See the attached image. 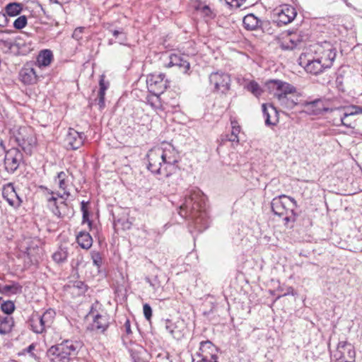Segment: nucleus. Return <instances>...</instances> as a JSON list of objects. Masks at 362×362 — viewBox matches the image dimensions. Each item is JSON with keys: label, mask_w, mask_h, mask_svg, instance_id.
Segmentation results:
<instances>
[{"label": "nucleus", "mask_w": 362, "mask_h": 362, "mask_svg": "<svg viewBox=\"0 0 362 362\" xmlns=\"http://www.w3.org/2000/svg\"><path fill=\"white\" fill-rule=\"evenodd\" d=\"M76 241L81 248L86 250L89 249L93 245V238L86 231H80L76 235Z\"/></svg>", "instance_id": "393cba45"}, {"label": "nucleus", "mask_w": 362, "mask_h": 362, "mask_svg": "<svg viewBox=\"0 0 362 362\" xmlns=\"http://www.w3.org/2000/svg\"><path fill=\"white\" fill-rule=\"evenodd\" d=\"M231 133L234 135L238 136L240 132V127L238 125V122L236 121H231Z\"/></svg>", "instance_id": "5fc2aeb1"}, {"label": "nucleus", "mask_w": 362, "mask_h": 362, "mask_svg": "<svg viewBox=\"0 0 362 362\" xmlns=\"http://www.w3.org/2000/svg\"><path fill=\"white\" fill-rule=\"evenodd\" d=\"M30 329L36 334H42L45 330L43 327H41L38 322V319H35V316L32 315L28 322Z\"/></svg>", "instance_id": "f704fd0d"}, {"label": "nucleus", "mask_w": 362, "mask_h": 362, "mask_svg": "<svg viewBox=\"0 0 362 362\" xmlns=\"http://www.w3.org/2000/svg\"><path fill=\"white\" fill-rule=\"evenodd\" d=\"M262 113L267 126H274L279 121L278 112L272 104H262Z\"/></svg>", "instance_id": "aec40b11"}, {"label": "nucleus", "mask_w": 362, "mask_h": 362, "mask_svg": "<svg viewBox=\"0 0 362 362\" xmlns=\"http://www.w3.org/2000/svg\"><path fill=\"white\" fill-rule=\"evenodd\" d=\"M317 52L320 54L317 58L322 64L325 65V68H330L337 56L336 48L330 42L325 41L319 46Z\"/></svg>", "instance_id": "ddd939ff"}, {"label": "nucleus", "mask_w": 362, "mask_h": 362, "mask_svg": "<svg viewBox=\"0 0 362 362\" xmlns=\"http://www.w3.org/2000/svg\"><path fill=\"white\" fill-rule=\"evenodd\" d=\"M33 315L35 316V319H38V322L41 327H43L44 330H45V328L47 327H49V325L46 322V320H45L44 318H42V315L37 313L33 314Z\"/></svg>", "instance_id": "6e6d98bb"}, {"label": "nucleus", "mask_w": 362, "mask_h": 362, "mask_svg": "<svg viewBox=\"0 0 362 362\" xmlns=\"http://www.w3.org/2000/svg\"><path fill=\"white\" fill-rule=\"evenodd\" d=\"M243 23L246 30H255L261 27L262 21L253 13H250L243 18Z\"/></svg>", "instance_id": "5701e85b"}, {"label": "nucleus", "mask_w": 362, "mask_h": 362, "mask_svg": "<svg viewBox=\"0 0 362 362\" xmlns=\"http://www.w3.org/2000/svg\"><path fill=\"white\" fill-rule=\"evenodd\" d=\"M265 85L269 92L282 106L292 109L296 105L293 100L288 98V95L296 92V88L293 85L278 79L269 80Z\"/></svg>", "instance_id": "20e7f679"}, {"label": "nucleus", "mask_w": 362, "mask_h": 362, "mask_svg": "<svg viewBox=\"0 0 362 362\" xmlns=\"http://www.w3.org/2000/svg\"><path fill=\"white\" fill-rule=\"evenodd\" d=\"M91 257L93 264L98 268H100L103 264V258L100 253L99 252L93 251L91 252Z\"/></svg>", "instance_id": "ea45409f"}, {"label": "nucleus", "mask_w": 362, "mask_h": 362, "mask_svg": "<svg viewBox=\"0 0 362 362\" xmlns=\"http://www.w3.org/2000/svg\"><path fill=\"white\" fill-rule=\"evenodd\" d=\"M81 348L80 341L64 340L49 348L46 355L51 362H70L76 357Z\"/></svg>", "instance_id": "f03ea898"}, {"label": "nucleus", "mask_w": 362, "mask_h": 362, "mask_svg": "<svg viewBox=\"0 0 362 362\" xmlns=\"http://www.w3.org/2000/svg\"><path fill=\"white\" fill-rule=\"evenodd\" d=\"M46 190H47L48 194H57L59 197L62 198V199H64V196L66 195V194H61L59 192H54L53 191H52L50 189H48L47 188H46Z\"/></svg>", "instance_id": "69168bd1"}, {"label": "nucleus", "mask_w": 362, "mask_h": 362, "mask_svg": "<svg viewBox=\"0 0 362 362\" xmlns=\"http://www.w3.org/2000/svg\"><path fill=\"white\" fill-rule=\"evenodd\" d=\"M226 137L227 140H228L229 141L235 142L237 144L239 143L238 136L234 135L232 133H230V134H227Z\"/></svg>", "instance_id": "052dcab7"}, {"label": "nucleus", "mask_w": 362, "mask_h": 362, "mask_svg": "<svg viewBox=\"0 0 362 362\" xmlns=\"http://www.w3.org/2000/svg\"><path fill=\"white\" fill-rule=\"evenodd\" d=\"M337 349L339 350L340 352H341V349H347L349 357L351 358H354V351L351 349V345L347 344L346 342H339Z\"/></svg>", "instance_id": "37998d69"}, {"label": "nucleus", "mask_w": 362, "mask_h": 362, "mask_svg": "<svg viewBox=\"0 0 362 362\" xmlns=\"http://www.w3.org/2000/svg\"><path fill=\"white\" fill-rule=\"evenodd\" d=\"M198 362H218L217 359H206V360H202L200 359Z\"/></svg>", "instance_id": "774afa93"}, {"label": "nucleus", "mask_w": 362, "mask_h": 362, "mask_svg": "<svg viewBox=\"0 0 362 362\" xmlns=\"http://www.w3.org/2000/svg\"><path fill=\"white\" fill-rule=\"evenodd\" d=\"M23 291V286L16 281H11V284H5L4 295L10 296L20 294Z\"/></svg>", "instance_id": "cd10ccee"}, {"label": "nucleus", "mask_w": 362, "mask_h": 362, "mask_svg": "<svg viewBox=\"0 0 362 362\" xmlns=\"http://www.w3.org/2000/svg\"><path fill=\"white\" fill-rule=\"evenodd\" d=\"M175 327V325L171 322V320H165V329L174 338H175V330H174Z\"/></svg>", "instance_id": "a18cd8bd"}, {"label": "nucleus", "mask_w": 362, "mask_h": 362, "mask_svg": "<svg viewBox=\"0 0 362 362\" xmlns=\"http://www.w3.org/2000/svg\"><path fill=\"white\" fill-rule=\"evenodd\" d=\"M47 202L48 204L54 203V205L57 204V198L52 195L50 197L47 198Z\"/></svg>", "instance_id": "0e129e2a"}, {"label": "nucleus", "mask_w": 362, "mask_h": 362, "mask_svg": "<svg viewBox=\"0 0 362 362\" xmlns=\"http://www.w3.org/2000/svg\"><path fill=\"white\" fill-rule=\"evenodd\" d=\"M20 80L27 85L34 84L37 81V75L32 64H25L19 72Z\"/></svg>", "instance_id": "6ab92c4d"}, {"label": "nucleus", "mask_w": 362, "mask_h": 362, "mask_svg": "<svg viewBox=\"0 0 362 362\" xmlns=\"http://www.w3.org/2000/svg\"><path fill=\"white\" fill-rule=\"evenodd\" d=\"M195 9L197 11H200L201 14L203 16V17L209 20L214 19L216 16V13L212 9H211L209 6L207 5H205L204 6L198 5L195 6Z\"/></svg>", "instance_id": "72a5a7b5"}, {"label": "nucleus", "mask_w": 362, "mask_h": 362, "mask_svg": "<svg viewBox=\"0 0 362 362\" xmlns=\"http://www.w3.org/2000/svg\"><path fill=\"white\" fill-rule=\"evenodd\" d=\"M124 329L127 334H131L132 333L131 329L130 321L129 319H126V321L124 324Z\"/></svg>", "instance_id": "4d7b16f0"}, {"label": "nucleus", "mask_w": 362, "mask_h": 362, "mask_svg": "<svg viewBox=\"0 0 362 362\" xmlns=\"http://www.w3.org/2000/svg\"><path fill=\"white\" fill-rule=\"evenodd\" d=\"M304 68L307 72L313 75H317L327 69L317 57L311 60H308Z\"/></svg>", "instance_id": "4be33fe9"}, {"label": "nucleus", "mask_w": 362, "mask_h": 362, "mask_svg": "<svg viewBox=\"0 0 362 362\" xmlns=\"http://www.w3.org/2000/svg\"><path fill=\"white\" fill-rule=\"evenodd\" d=\"M105 91H102L101 90H98V98H96L97 103L100 110L105 107Z\"/></svg>", "instance_id": "c03bdc74"}, {"label": "nucleus", "mask_w": 362, "mask_h": 362, "mask_svg": "<svg viewBox=\"0 0 362 362\" xmlns=\"http://www.w3.org/2000/svg\"><path fill=\"white\" fill-rule=\"evenodd\" d=\"M206 196L199 189L188 192L178 208L181 217L193 220L194 227L202 231L209 226V221L206 211Z\"/></svg>", "instance_id": "f257e3e1"}, {"label": "nucleus", "mask_w": 362, "mask_h": 362, "mask_svg": "<svg viewBox=\"0 0 362 362\" xmlns=\"http://www.w3.org/2000/svg\"><path fill=\"white\" fill-rule=\"evenodd\" d=\"M23 5L18 2L8 4L5 6V13L8 16L14 17L19 15L23 11Z\"/></svg>", "instance_id": "bb28decb"}, {"label": "nucleus", "mask_w": 362, "mask_h": 362, "mask_svg": "<svg viewBox=\"0 0 362 362\" xmlns=\"http://www.w3.org/2000/svg\"><path fill=\"white\" fill-rule=\"evenodd\" d=\"M15 141L26 155L30 156L37 144L34 130L30 127H20L13 134Z\"/></svg>", "instance_id": "423d86ee"}, {"label": "nucleus", "mask_w": 362, "mask_h": 362, "mask_svg": "<svg viewBox=\"0 0 362 362\" xmlns=\"http://www.w3.org/2000/svg\"><path fill=\"white\" fill-rule=\"evenodd\" d=\"M23 162V153L18 148H11L5 152L4 166L8 173H14Z\"/></svg>", "instance_id": "6e6552de"}, {"label": "nucleus", "mask_w": 362, "mask_h": 362, "mask_svg": "<svg viewBox=\"0 0 362 362\" xmlns=\"http://www.w3.org/2000/svg\"><path fill=\"white\" fill-rule=\"evenodd\" d=\"M217 348L209 340L204 341L200 343L199 352L197 354V356L202 360L206 359H218L216 355Z\"/></svg>", "instance_id": "f3484780"}, {"label": "nucleus", "mask_w": 362, "mask_h": 362, "mask_svg": "<svg viewBox=\"0 0 362 362\" xmlns=\"http://www.w3.org/2000/svg\"><path fill=\"white\" fill-rule=\"evenodd\" d=\"M99 90H101L102 91H106V90L108 88V83H105V80L103 77L102 76L99 81Z\"/></svg>", "instance_id": "13d9d810"}, {"label": "nucleus", "mask_w": 362, "mask_h": 362, "mask_svg": "<svg viewBox=\"0 0 362 362\" xmlns=\"http://www.w3.org/2000/svg\"><path fill=\"white\" fill-rule=\"evenodd\" d=\"M6 151V150L4 140L0 137V158L5 153Z\"/></svg>", "instance_id": "680f3d73"}, {"label": "nucleus", "mask_w": 362, "mask_h": 362, "mask_svg": "<svg viewBox=\"0 0 362 362\" xmlns=\"http://www.w3.org/2000/svg\"><path fill=\"white\" fill-rule=\"evenodd\" d=\"M89 204L88 202L83 201L81 203V210L82 211V223H87L90 229L92 228L93 222L90 219V212L87 208V205Z\"/></svg>", "instance_id": "2f4dec72"}, {"label": "nucleus", "mask_w": 362, "mask_h": 362, "mask_svg": "<svg viewBox=\"0 0 362 362\" xmlns=\"http://www.w3.org/2000/svg\"><path fill=\"white\" fill-rule=\"evenodd\" d=\"M168 58L169 61L166 64V66L168 68L177 66L183 73H187L190 68V64L186 59L187 57L185 56L183 57L177 54H170Z\"/></svg>", "instance_id": "a211bd4d"}, {"label": "nucleus", "mask_w": 362, "mask_h": 362, "mask_svg": "<svg viewBox=\"0 0 362 362\" xmlns=\"http://www.w3.org/2000/svg\"><path fill=\"white\" fill-rule=\"evenodd\" d=\"M303 106L305 112L310 115H324L335 110L329 107V101L322 98L311 101H305Z\"/></svg>", "instance_id": "9d476101"}, {"label": "nucleus", "mask_w": 362, "mask_h": 362, "mask_svg": "<svg viewBox=\"0 0 362 362\" xmlns=\"http://www.w3.org/2000/svg\"><path fill=\"white\" fill-rule=\"evenodd\" d=\"M143 313L145 318L150 321L152 317V308L149 304L145 303L143 306Z\"/></svg>", "instance_id": "de8ad7c7"}, {"label": "nucleus", "mask_w": 362, "mask_h": 362, "mask_svg": "<svg viewBox=\"0 0 362 362\" xmlns=\"http://www.w3.org/2000/svg\"><path fill=\"white\" fill-rule=\"evenodd\" d=\"M35 349V344L33 343L30 344L26 349H25L23 351L29 354L30 356L35 359V361H38L40 358L35 354L33 353Z\"/></svg>", "instance_id": "09e8293b"}, {"label": "nucleus", "mask_w": 362, "mask_h": 362, "mask_svg": "<svg viewBox=\"0 0 362 362\" xmlns=\"http://www.w3.org/2000/svg\"><path fill=\"white\" fill-rule=\"evenodd\" d=\"M339 112V124L337 126L343 125L349 128H354L356 125L355 120L352 117L356 115L362 114V107L358 105H351L346 107L335 109Z\"/></svg>", "instance_id": "1a4fd4ad"}, {"label": "nucleus", "mask_w": 362, "mask_h": 362, "mask_svg": "<svg viewBox=\"0 0 362 362\" xmlns=\"http://www.w3.org/2000/svg\"><path fill=\"white\" fill-rule=\"evenodd\" d=\"M52 212L54 214V215H55L56 216H57L58 218H62L63 216L62 215V213L59 210V207L57 204H55L54 205V208H52L51 209Z\"/></svg>", "instance_id": "bf43d9fd"}, {"label": "nucleus", "mask_w": 362, "mask_h": 362, "mask_svg": "<svg viewBox=\"0 0 362 362\" xmlns=\"http://www.w3.org/2000/svg\"><path fill=\"white\" fill-rule=\"evenodd\" d=\"M57 178L59 180L58 186L59 189L64 190V194H66V197L69 196L70 193L66 190L68 187L67 174L64 171H61L58 173Z\"/></svg>", "instance_id": "c756f323"}, {"label": "nucleus", "mask_w": 362, "mask_h": 362, "mask_svg": "<svg viewBox=\"0 0 362 362\" xmlns=\"http://www.w3.org/2000/svg\"><path fill=\"white\" fill-rule=\"evenodd\" d=\"M160 151L163 163V175L168 177L179 169V154L170 144H166L165 147L160 148Z\"/></svg>", "instance_id": "39448f33"}, {"label": "nucleus", "mask_w": 362, "mask_h": 362, "mask_svg": "<svg viewBox=\"0 0 362 362\" xmlns=\"http://www.w3.org/2000/svg\"><path fill=\"white\" fill-rule=\"evenodd\" d=\"M28 23V18L25 16H20L13 22V25L14 28L17 30L23 29Z\"/></svg>", "instance_id": "58836bf2"}, {"label": "nucleus", "mask_w": 362, "mask_h": 362, "mask_svg": "<svg viewBox=\"0 0 362 362\" xmlns=\"http://www.w3.org/2000/svg\"><path fill=\"white\" fill-rule=\"evenodd\" d=\"M209 80L214 93L226 95L230 88V76L226 73L213 72L209 75Z\"/></svg>", "instance_id": "0eeeda50"}, {"label": "nucleus", "mask_w": 362, "mask_h": 362, "mask_svg": "<svg viewBox=\"0 0 362 362\" xmlns=\"http://www.w3.org/2000/svg\"><path fill=\"white\" fill-rule=\"evenodd\" d=\"M55 315V313L53 310L49 309L47 310L42 315V318H44L45 320H46V322L50 326V325L52 322V319L54 318V316Z\"/></svg>", "instance_id": "79ce46f5"}, {"label": "nucleus", "mask_w": 362, "mask_h": 362, "mask_svg": "<svg viewBox=\"0 0 362 362\" xmlns=\"http://www.w3.org/2000/svg\"><path fill=\"white\" fill-rule=\"evenodd\" d=\"M14 327V320L11 316L0 315V334L6 335L11 332Z\"/></svg>", "instance_id": "b1692460"}, {"label": "nucleus", "mask_w": 362, "mask_h": 362, "mask_svg": "<svg viewBox=\"0 0 362 362\" xmlns=\"http://www.w3.org/2000/svg\"><path fill=\"white\" fill-rule=\"evenodd\" d=\"M131 357H132L133 362H140V358L137 354H136L134 352H132Z\"/></svg>", "instance_id": "e2e57ef3"}, {"label": "nucleus", "mask_w": 362, "mask_h": 362, "mask_svg": "<svg viewBox=\"0 0 362 362\" xmlns=\"http://www.w3.org/2000/svg\"><path fill=\"white\" fill-rule=\"evenodd\" d=\"M0 47L5 52L15 53V42H13L11 40H0Z\"/></svg>", "instance_id": "e433bc0d"}, {"label": "nucleus", "mask_w": 362, "mask_h": 362, "mask_svg": "<svg viewBox=\"0 0 362 362\" xmlns=\"http://www.w3.org/2000/svg\"><path fill=\"white\" fill-rule=\"evenodd\" d=\"M109 324V319L107 315L97 314L93 317L90 329L100 331L103 333L108 328Z\"/></svg>", "instance_id": "412c9836"}, {"label": "nucleus", "mask_w": 362, "mask_h": 362, "mask_svg": "<svg viewBox=\"0 0 362 362\" xmlns=\"http://www.w3.org/2000/svg\"><path fill=\"white\" fill-rule=\"evenodd\" d=\"M53 59L52 52L49 49H43L40 51L37 57V62L39 66H47L50 64Z\"/></svg>", "instance_id": "a878e982"}, {"label": "nucleus", "mask_w": 362, "mask_h": 362, "mask_svg": "<svg viewBox=\"0 0 362 362\" xmlns=\"http://www.w3.org/2000/svg\"><path fill=\"white\" fill-rule=\"evenodd\" d=\"M68 257V252L66 248L60 247L52 255L53 260L59 264L65 262Z\"/></svg>", "instance_id": "473e14b6"}, {"label": "nucleus", "mask_w": 362, "mask_h": 362, "mask_svg": "<svg viewBox=\"0 0 362 362\" xmlns=\"http://www.w3.org/2000/svg\"><path fill=\"white\" fill-rule=\"evenodd\" d=\"M160 153V148H151L148 151L146 155L147 168L153 174L163 175V163Z\"/></svg>", "instance_id": "f8f14e48"}, {"label": "nucleus", "mask_w": 362, "mask_h": 362, "mask_svg": "<svg viewBox=\"0 0 362 362\" xmlns=\"http://www.w3.org/2000/svg\"><path fill=\"white\" fill-rule=\"evenodd\" d=\"M84 27L76 28L72 34V37L77 41L81 40L83 38V33L84 32Z\"/></svg>", "instance_id": "49530a36"}, {"label": "nucleus", "mask_w": 362, "mask_h": 362, "mask_svg": "<svg viewBox=\"0 0 362 362\" xmlns=\"http://www.w3.org/2000/svg\"><path fill=\"white\" fill-rule=\"evenodd\" d=\"M309 38L308 33L299 30L289 33L288 38L281 43V48L283 50H293L299 46L302 42L307 41Z\"/></svg>", "instance_id": "2eb2a0df"}, {"label": "nucleus", "mask_w": 362, "mask_h": 362, "mask_svg": "<svg viewBox=\"0 0 362 362\" xmlns=\"http://www.w3.org/2000/svg\"><path fill=\"white\" fill-rule=\"evenodd\" d=\"M110 32L112 33L113 36L115 37H117L119 35H121L122 37V42H125L127 40V37L125 33L123 32V29L120 30H110Z\"/></svg>", "instance_id": "603ef678"}, {"label": "nucleus", "mask_w": 362, "mask_h": 362, "mask_svg": "<svg viewBox=\"0 0 362 362\" xmlns=\"http://www.w3.org/2000/svg\"><path fill=\"white\" fill-rule=\"evenodd\" d=\"M3 198L7 203L14 209H18L21 206L23 200L16 192L13 184L9 182L4 185L2 188Z\"/></svg>", "instance_id": "dca6fc26"}, {"label": "nucleus", "mask_w": 362, "mask_h": 362, "mask_svg": "<svg viewBox=\"0 0 362 362\" xmlns=\"http://www.w3.org/2000/svg\"><path fill=\"white\" fill-rule=\"evenodd\" d=\"M146 281L148 282L153 289H157L160 286V281H158V277L156 276H154L153 279L146 277Z\"/></svg>", "instance_id": "8fccbe9b"}, {"label": "nucleus", "mask_w": 362, "mask_h": 362, "mask_svg": "<svg viewBox=\"0 0 362 362\" xmlns=\"http://www.w3.org/2000/svg\"><path fill=\"white\" fill-rule=\"evenodd\" d=\"M15 308V304L12 300L4 301L1 305L2 312L6 314L7 316H9L14 312Z\"/></svg>", "instance_id": "4c0bfd02"}, {"label": "nucleus", "mask_w": 362, "mask_h": 362, "mask_svg": "<svg viewBox=\"0 0 362 362\" xmlns=\"http://www.w3.org/2000/svg\"><path fill=\"white\" fill-rule=\"evenodd\" d=\"M296 207V201L293 197L285 194L274 197L271 202L272 212L279 217L284 216L286 224L296 221L298 216L295 212Z\"/></svg>", "instance_id": "7ed1b4c3"}, {"label": "nucleus", "mask_w": 362, "mask_h": 362, "mask_svg": "<svg viewBox=\"0 0 362 362\" xmlns=\"http://www.w3.org/2000/svg\"><path fill=\"white\" fill-rule=\"evenodd\" d=\"M31 45L23 41L15 42V54L26 55L32 51Z\"/></svg>", "instance_id": "c85d7f7f"}, {"label": "nucleus", "mask_w": 362, "mask_h": 362, "mask_svg": "<svg viewBox=\"0 0 362 362\" xmlns=\"http://www.w3.org/2000/svg\"><path fill=\"white\" fill-rule=\"evenodd\" d=\"M168 83L164 74H151L146 80L148 91L157 97L163 93L168 86Z\"/></svg>", "instance_id": "9b49d317"}, {"label": "nucleus", "mask_w": 362, "mask_h": 362, "mask_svg": "<svg viewBox=\"0 0 362 362\" xmlns=\"http://www.w3.org/2000/svg\"><path fill=\"white\" fill-rule=\"evenodd\" d=\"M245 88L250 92L256 98H259L262 93L263 90L255 81H250L245 86Z\"/></svg>", "instance_id": "7c9ffc66"}, {"label": "nucleus", "mask_w": 362, "mask_h": 362, "mask_svg": "<svg viewBox=\"0 0 362 362\" xmlns=\"http://www.w3.org/2000/svg\"><path fill=\"white\" fill-rule=\"evenodd\" d=\"M73 286L78 288L81 293H84L88 289V286L83 281H75L73 284Z\"/></svg>", "instance_id": "3c124183"}, {"label": "nucleus", "mask_w": 362, "mask_h": 362, "mask_svg": "<svg viewBox=\"0 0 362 362\" xmlns=\"http://www.w3.org/2000/svg\"><path fill=\"white\" fill-rule=\"evenodd\" d=\"M279 11L284 13L288 17V19H292L293 21L297 15L296 8L287 4L281 6Z\"/></svg>", "instance_id": "c9c22d12"}, {"label": "nucleus", "mask_w": 362, "mask_h": 362, "mask_svg": "<svg viewBox=\"0 0 362 362\" xmlns=\"http://www.w3.org/2000/svg\"><path fill=\"white\" fill-rule=\"evenodd\" d=\"M9 20L5 13L0 12V27L4 28L8 25Z\"/></svg>", "instance_id": "864d4df0"}, {"label": "nucleus", "mask_w": 362, "mask_h": 362, "mask_svg": "<svg viewBox=\"0 0 362 362\" xmlns=\"http://www.w3.org/2000/svg\"><path fill=\"white\" fill-rule=\"evenodd\" d=\"M277 15H278V16H277L276 22L279 25H286V24L291 23V21H293L292 19H288V17L284 13H283L281 11H278Z\"/></svg>", "instance_id": "a19ab883"}, {"label": "nucleus", "mask_w": 362, "mask_h": 362, "mask_svg": "<svg viewBox=\"0 0 362 362\" xmlns=\"http://www.w3.org/2000/svg\"><path fill=\"white\" fill-rule=\"evenodd\" d=\"M86 139V136L83 132L69 128L64 139V144L68 150H77L83 146Z\"/></svg>", "instance_id": "4468645a"}, {"label": "nucleus", "mask_w": 362, "mask_h": 362, "mask_svg": "<svg viewBox=\"0 0 362 362\" xmlns=\"http://www.w3.org/2000/svg\"><path fill=\"white\" fill-rule=\"evenodd\" d=\"M245 1L246 0H236L235 6L237 8H240L245 2Z\"/></svg>", "instance_id": "338daca9"}]
</instances>
